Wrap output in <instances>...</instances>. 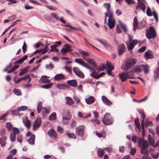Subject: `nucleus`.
I'll return each instance as SVG.
<instances>
[{"label":"nucleus","instance_id":"f704fd0d","mask_svg":"<svg viewBox=\"0 0 159 159\" xmlns=\"http://www.w3.org/2000/svg\"><path fill=\"white\" fill-rule=\"evenodd\" d=\"M28 67H26L22 69H21L20 72L19 74V75L20 76H22L26 73L28 70Z\"/></svg>","mask_w":159,"mask_h":159},{"label":"nucleus","instance_id":"4be33fe9","mask_svg":"<svg viewBox=\"0 0 159 159\" xmlns=\"http://www.w3.org/2000/svg\"><path fill=\"white\" fill-rule=\"evenodd\" d=\"M49 135L52 137L56 138L57 137V133L56 131L53 129H52L48 131Z\"/></svg>","mask_w":159,"mask_h":159},{"label":"nucleus","instance_id":"c03bdc74","mask_svg":"<svg viewBox=\"0 0 159 159\" xmlns=\"http://www.w3.org/2000/svg\"><path fill=\"white\" fill-rule=\"evenodd\" d=\"M145 57L147 59H148L152 58L153 55L148 52H146L145 53Z\"/></svg>","mask_w":159,"mask_h":159},{"label":"nucleus","instance_id":"412c9836","mask_svg":"<svg viewBox=\"0 0 159 159\" xmlns=\"http://www.w3.org/2000/svg\"><path fill=\"white\" fill-rule=\"evenodd\" d=\"M146 24V21L144 20H143L139 23L137 29L140 30L143 29L145 26Z\"/></svg>","mask_w":159,"mask_h":159},{"label":"nucleus","instance_id":"37998d69","mask_svg":"<svg viewBox=\"0 0 159 159\" xmlns=\"http://www.w3.org/2000/svg\"><path fill=\"white\" fill-rule=\"evenodd\" d=\"M42 107V102H38L37 107V112L38 113H39L41 110Z\"/></svg>","mask_w":159,"mask_h":159},{"label":"nucleus","instance_id":"4468645a","mask_svg":"<svg viewBox=\"0 0 159 159\" xmlns=\"http://www.w3.org/2000/svg\"><path fill=\"white\" fill-rule=\"evenodd\" d=\"M142 70L143 67L142 65L138 66H136L134 67L133 68V69L130 71V72L131 73H138L142 71Z\"/></svg>","mask_w":159,"mask_h":159},{"label":"nucleus","instance_id":"c756f323","mask_svg":"<svg viewBox=\"0 0 159 159\" xmlns=\"http://www.w3.org/2000/svg\"><path fill=\"white\" fill-rule=\"evenodd\" d=\"M154 80L156 81L159 77V67L157 68L154 71Z\"/></svg>","mask_w":159,"mask_h":159},{"label":"nucleus","instance_id":"9b49d317","mask_svg":"<svg viewBox=\"0 0 159 159\" xmlns=\"http://www.w3.org/2000/svg\"><path fill=\"white\" fill-rule=\"evenodd\" d=\"M42 118L41 117H38L33 125V130H35L40 126L41 123Z\"/></svg>","mask_w":159,"mask_h":159},{"label":"nucleus","instance_id":"1a4fd4ad","mask_svg":"<svg viewBox=\"0 0 159 159\" xmlns=\"http://www.w3.org/2000/svg\"><path fill=\"white\" fill-rule=\"evenodd\" d=\"M64 47L61 50V52L64 54L67 52H70L73 50L71 46L69 44H65Z\"/></svg>","mask_w":159,"mask_h":159},{"label":"nucleus","instance_id":"864d4df0","mask_svg":"<svg viewBox=\"0 0 159 159\" xmlns=\"http://www.w3.org/2000/svg\"><path fill=\"white\" fill-rule=\"evenodd\" d=\"M19 111L17 108L16 110H11V113L13 115L18 116L19 115Z\"/></svg>","mask_w":159,"mask_h":159},{"label":"nucleus","instance_id":"4d7b16f0","mask_svg":"<svg viewBox=\"0 0 159 159\" xmlns=\"http://www.w3.org/2000/svg\"><path fill=\"white\" fill-rule=\"evenodd\" d=\"M43 17L46 20L48 21H51L52 20V17L47 14H44L43 15Z\"/></svg>","mask_w":159,"mask_h":159},{"label":"nucleus","instance_id":"c9c22d12","mask_svg":"<svg viewBox=\"0 0 159 159\" xmlns=\"http://www.w3.org/2000/svg\"><path fill=\"white\" fill-rule=\"evenodd\" d=\"M85 60L87 61L89 63L93 66L95 68L96 67V64L95 62L94 61L93 59H87Z\"/></svg>","mask_w":159,"mask_h":159},{"label":"nucleus","instance_id":"e2e57ef3","mask_svg":"<svg viewBox=\"0 0 159 159\" xmlns=\"http://www.w3.org/2000/svg\"><path fill=\"white\" fill-rule=\"evenodd\" d=\"M139 113L141 115L142 120V121H143V122L144 121V119L145 118V115L144 112L143 111H139Z\"/></svg>","mask_w":159,"mask_h":159},{"label":"nucleus","instance_id":"4c0bfd02","mask_svg":"<svg viewBox=\"0 0 159 159\" xmlns=\"http://www.w3.org/2000/svg\"><path fill=\"white\" fill-rule=\"evenodd\" d=\"M104 7H107V12L108 13L109 15V13H113V12L109 10L110 7V4L109 3H105L104 4Z\"/></svg>","mask_w":159,"mask_h":159},{"label":"nucleus","instance_id":"2f4dec72","mask_svg":"<svg viewBox=\"0 0 159 159\" xmlns=\"http://www.w3.org/2000/svg\"><path fill=\"white\" fill-rule=\"evenodd\" d=\"M57 47L58 45L56 44H54L53 45H51V49L50 50V52L55 51L56 52H59V50L58 49L56 48Z\"/></svg>","mask_w":159,"mask_h":159},{"label":"nucleus","instance_id":"6ab92c4d","mask_svg":"<svg viewBox=\"0 0 159 159\" xmlns=\"http://www.w3.org/2000/svg\"><path fill=\"white\" fill-rule=\"evenodd\" d=\"M65 134L69 138L76 139V137L75 134L73 133H70V132L68 130H67L65 132Z\"/></svg>","mask_w":159,"mask_h":159},{"label":"nucleus","instance_id":"13d9d810","mask_svg":"<svg viewBox=\"0 0 159 159\" xmlns=\"http://www.w3.org/2000/svg\"><path fill=\"white\" fill-rule=\"evenodd\" d=\"M14 94L17 95H20L21 94V91L20 90L15 89L13 90Z\"/></svg>","mask_w":159,"mask_h":159},{"label":"nucleus","instance_id":"09e8293b","mask_svg":"<svg viewBox=\"0 0 159 159\" xmlns=\"http://www.w3.org/2000/svg\"><path fill=\"white\" fill-rule=\"evenodd\" d=\"M12 134H15L16 135V134H19L20 131L19 129L16 128L14 127L12 129Z\"/></svg>","mask_w":159,"mask_h":159},{"label":"nucleus","instance_id":"c85d7f7f","mask_svg":"<svg viewBox=\"0 0 159 159\" xmlns=\"http://www.w3.org/2000/svg\"><path fill=\"white\" fill-rule=\"evenodd\" d=\"M66 103L69 105H71L74 103V101L71 98L69 97H67L66 98Z\"/></svg>","mask_w":159,"mask_h":159},{"label":"nucleus","instance_id":"b1692460","mask_svg":"<svg viewBox=\"0 0 159 159\" xmlns=\"http://www.w3.org/2000/svg\"><path fill=\"white\" fill-rule=\"evenodd\" d=\"M85 101L87 104H91L94 102V98L93 96H89L86 99Z\"/></svg>","mask_w":159,"mask_h":159},{"label":"nucleus","instance_id":"79ce46f5","mask_svg":"<svg viewBox=\"0 0 159 159\" xmlns=\"http://www.w3.org/2000/svg\"><path fill=\"white\" fill-rule=\"evenodd\" d=\"M75 62L82 66H83L84 63V62L82 59L80 58H76L75 59Z\"/></svg>","mask_w":159,"mask_h":159},{"label":"nucleus","instance_id":"393cba45","mask_svg":"<svg viewBox=\"0 0 159 159\" xmlns=\"http://www.w3.org/2000/svg\"><path fill=\"white\" fill-rule=\"evenodd\" d=\"M28 57V56L26 55L22 57L17 60L14 63V64L16 63L21 64Z\"/></svg>","mask_w":159,"mask_h":159},{"label":"nucleus","instance_id":"a19ab883","mask_svg":"<svg viewBox=\"0 0 159 159\" xmlns=\"http://www.w3.org/2000/svg\"><path fill=\"white\" fill-rule=\"evenodd\" d=\"M68 87V86L66 84H60L57 85V88L59 89H64Z\"/></svg>","mask_w":159,"mask_h":159},{"label":"nucleus","instance_id":"bb28decb","mask_svg":"<svg viewBox=\"0 0 159 159\" xmlns=\"http://www.w3.org/2000/svg\"><path fill=\"white\" fill-rule=\"evenodd\" d=\"M104 150L102 148H98L97 151V155L99 157H102L105 154Z\"/></svg>","mask_w":159,"mask_h":159},{"label":"nucleus","instance_id":"6e6552de","mask_svg":"<svg viewBox=\"0 0 159 159\" xmlns=\"http://www.w3.org/2000/svg\"><path fill=\"white\" fill-rule=\"evenodd\" d=\"M73 70L74 73L76 76L81 78H84V73L80 70L79 68L77 67H74Z\"/></svg>","mask_w":159,"mask_h":159},{"label":"nucleus","instance_id":"ddd939ff","mask_svg":"<svg viewBox=\"0 0 159 159\" xmlns=\"http://www.w3.org/2000/svg\"><path fill=\"white\" fill-rule=\"evenodd\" d=\"M118 54L119 55H122L125 50V47L123 44H121L118 47Z\"/></svg>","mask_w":159,"mask_h":159},{"label":"nucleus","instance_id":"7ed1b4c3","mask_svg":"<svg viewBox=\"0 0 159 159\" xmlns=\"http://www.w3.org/2000/svg\"><path fill=\"white\" fill-rule=\"evenodd\" d=\"M146 36L149 39H154L156 37V31L153 26H150L148 30H146Z\"/></svg>","mask_w":159,"mask_h":159},{"label":"nucleus","instance_id":"72a5a7b5","mask_svg":"<svg viewBox=\"0 0 159 159\" xmlns=\"http://www.w3.org/2000/svg\"><path fill=\"white\" fill-rule=\"evenodd\" d=\"M35 136L34 134H33L30 138V139L28 140V141L29 143L31 144H34V143Z\"/></svg>","mask_w":159,"mask_h":159},{"label":"nucleus","instance_id":"5701e85b","mask_svg":"<svg viewBox=\"0 0 159 159\" xmlns=\"http://www.w3.org/2000/svg\"><path fill=\"white\" fill-rule=\"evenodd\" d=\"M64 75L61 73L58 74L56 75L54 77V80H59L65 79Z\"/></svg>","mask_w":159,"mask_h":159},{"label":"nucleus","instance_id":"680f3d73","mask_svg":"<svg viewBox=\"0 0 159 159\" xmlns=\"http://www.w3.org/2000/svg\"><path fill=\"white\" fill-rule=\"evenodd\" d=\"M102 66L100 67L99 68H98L96 66L95 68L96 69V70H98L99 71H102L105 69V66L104 64H102Z\"/></svg>","mask_w":159,"mask_h":159},{"label":"nucleus","instance_id":"9d476101","mask_svg":"<svg viewBox=\"0 0 159 159\" xmlns=\"http://www.w3.org/2000/svg\"><path fill=\"white\" fill-rule=\"evenodd\" d=\"M22 120L25 126L26 127L28 130L31 128V122L30 120L28 119L27 116H25L22 117Z\"/></svg>","mask_w":159,"mask_h":159},{"label":"nucleus","instance_id":"5fc2aeb1","mask_svg":"<svg viewBox=\"0 0 159 159\" xmlns=\"http://www.w3.org/2000/svg\"><path fill=\"white\" fill-rule=\"evenodd\" d=\"M120 25L121 27L123 29L125 32H127V29L126 26L125 25L123 24L121 22H120Z\"/></svg>","mask_w":159,"mask_h":159},{"label":"nucleus","instance_id":"f3484780","mask_svg":"<svg viewBox=\"0 0 159 159\" xmlns=\"http://www.w3.org/2000/svg\"><path fill=\"white\" fill-rule=\"evenodd\" d=\"M67 83L69 85L73 87H76L77 85V81L75 80H68L67 81Z\"/></svg>","mask_w":159,"mask_h":159},{"label":"nucleus","instance_id":"f03ea898","mask_svg":"<svg viewBox=\"0 0 159 159\" xmlns=\"http://www.w3.org/2000/svg\"><path fill=\"white\" fill-rule=\"evenodd\" d=\"M102 123L106 125H111L113 124L114 120L110 113H106L102 120Z\"/></svg>","mask_w":159,"mask_h":159},{"label":"nucleus","instance_id":"58836bf2","mask_svg":"<svg viewBox=\"0 0 159 159\" xmlns=\"http://www.w3.org/2000/svg\"><path fill=\"white\" fill-rule=\"evenodd\" d=\"M134 123L137 128L139 130L141 129V126L138 118L137 117V118L135 119L134 120Z\"/></svg>","mask_w":159,"mask_h":159},{"label":"nucleus","instance_id":"473e14b6","mask_svg":"<svg viewBox=\"0 0 159 159\" xmlns=\"http://www.w3.org/2000/svg\"><path fill=\"white\" fill-rule=\"evenodd\" d=\"M143 70L145 74L148 73L149 71V67L147 65H142Z\"/></svg>","mask_w":159,"mask_h":159},{"label":"nucleus","instance_id":"0eeeda50","mask_svg":"<svg viewBox=\"0 0 159 159\" xmlns=\"http://www.w3.org/2000/svg\"><path fill=\"white\" fill-rule=\"evenodd\" d=\"M138 41L137 39H134L131 42H126L127 47L129 50H132L134 46L138 43Z\"/></svg>","mask_w":159,"mask_h":159},{"label":"nucleus","instance_id":"338daca9","mask_svg":"<svg viewBox=\"0 0 159 159\" xmlns=\"http://www.w3.org/2000/svg\"><path fill=\"white\" fill-rule=\"evenodd\" d=\"M90 71L91 72H92V73H91L90 74V75L92 77L94 78V76H95V75L96 74V71L93 68V69L90 70Z\"/></svg>","mask_w":159,"mask_h":159},{"label":"nucleus","instance_id":"774afa93","mask_svg":"<svg viewBox=\"0 0 159 159\" xmlns=\"http://www.w3.org/2000/svg\"><path fill=\"white\" fill-rule=\"evenodd\" d=\"M136 152V149L135 148H132L130 151V154L132 155H134L135 154Z\"/></svg>","mask_w":159,"mask_h":159},{"label":"nucleus","instance_id":"f8f14e48","mask_svg":"<svg viewBox=\"0 0 159 159\" xmlns=\"http://www.w3.org/2000/svg\"><path fill=\"white\" fill-rule=\"evenodd\" d=\"M129 72H123L120 74L119 76L122 82L125 81L128 78Z\"/></svg>","mask_w":159,"mask_h":159},{"label":"nucleus","instance_id":"2eb2a0df","mask_svg":"<svg viewBox=\"0 0 159 159\" xmlns=\"http://www.w3.org/2000/svg\"><path fill=\"white\" fill-rule=\"evenodd\" d=\"M139 8H141L143 11H145L146 6L144 3L141 1L138 2V4L136 6V9L138 10Z\"/></svg>","mask_w":159,"mask_h":159},{"label":"nucleus","instance_id":"a878e982","mask_svg":"<svg viewBox=\"0 0 159 159\" xmlns=\"http://www.w3.org/2000/svg\"><path fill=\"white\" fill-rule=\"evenodd\" d=\"M79 52L83 56V59L85 60L87 59L86 58V57L89 56V54L88 52H84L83 50L79 51Z\"/></svg>","mask_w":159,"mask_h":159},{"label":"nucleus","instance_id":"20e7f679","mask_svg":"<svg viewBox=\"0 0 159 159\" xmlns=\"http://www.w3.org/2000/svg\"><path fill=\"white\" fill-rule=\"evenodd\" d=\"M76 134L81 137H83L84 135L85 126L80 125L75 128Z\"/></svg>","mask_w":159,"mask_h":159},{"label":"nucleus","instance_id":"a211bd4d","mask_svg":"<svg viewBox=\"0 0 159 159\" xmlns=\"http://www.w3.org/2000/svg\"><path fill=\"white\" fill-rule=\"evenodd\" d=\"M102 99L103 102L108 106H110L112 104V103L104 96H102Z\"/></svg>","mask_w":159,"mask_h":159},{"label":"nucleus","instance_id":"dca6fc26","mask_svg":"<svg viewBox=\"0 0 159 159\" xmlns=\"http://www.w3.org/2000/svg\"><path fill=\"white\" fill-rule=\"evenodd\" d=\"M49 77L46 75H42L39 80V82L42 83H49L50 82V80L47 79Z\"/></svg>","mask_w":159,"mask_h":159},{"label":"nucleus","instance_id":"7c9ffc66","mask_svg":"<svg viewBox=\"0 0 159 159\" xmlns=\"http://www.w3.org/2000/svg\"><path fill=\"white\" fill-rule=\"evenodd\" d=\"M6 139L7 138L5 136H3L0 139V144H1L2 146H4L6 145L5 141Z\"/></svg>","mask_w":159,"mask_h":159},{"label":"nucleus","instance_id":"603ef678","mask_svg":"<svg viewBox=\"0 0 159 159\" xmlns=\"http://www.w3.org/2000/svg\"><path fill=\"white\" fill-rule=\"evenodd\" d=\"M146 13L147 15L148 16H151L152 15V13L151 9L149 7H148L147 8Z\"/></svg>","mask_w":159,"mask_h":159},{"label":"nucleus","instance_id":"052dcab7","mask_svg":"<svg viewBox=\"0 0 159 159\" xmlns=\"http://www.w3.org/2000/svg\"><path fill=\"white\" fill-rule=\"evenodd\" d=\"M63 26L65 27H68L69 28H70L71 29H73L76 30H80V29L79 28H76V27H75L70 25L68 23L67 24L65 25H63Z\"/></svg>","mask_w":159,"mask_h":159},{"label":"nucleus","instance_id":"bf43d9fd","mask_svg":"<svg viewBox=\"0 0 159 159\" xmlns=\"http://www.w3.org/2000/svg\"><path fill=\"white\" fill-rule=\"evenodd\" d=\"M7 128L8 130L10 131L12 129V124L9 122H8L6 124Z\"/></svg>","mask_w":159,"mask_h":159},{"label":"nucleus","instance_id":"a18cd8bd","mask_svg":"<svg viewBox=\"0 0 159 159\" xmlns=\"http://www.w3.org/2000/svg\"><path fill=\"white\" fill-rule=\"evenodd\" d=\"M144 125L147 127L148 126H152L153 125V124L151 121H147L146 120H145L144 121Z\"/></svg>","mask_w":159,"mask_h":159},{"label":"nucleus","instance_id":"69168bd1","mask_svg":"<svg viewBox=\"0 0 159 159\" xmlns=\"http://www.w3.org/2000/svg\"><path fill=\"white\" fill-rule=\"evenodd\" d=\"M152 15H153L155 18L156 21L157 22L158 21V16L157 13L155 11H153Z\"/></svg>","mask_w":159,"mask_h":159},{"label":"nucleus","instance_id":"de8ad7c7","mask_svg":"<svg viewBox=\"0 0 159 159\" xmlns=\"http://www.w3.org/2000/svg\"><path fill=\"white\" fill-rule=\"evenodd\" d=\"M10 139L11 142H14L16 139V135L15 134H14L11 133Z\"/></svg>","mask_w":159,"mask_h":159},{"label":"nucleus","instance_id":"ea45409f","mask_svg":"<svg viewBox=\"0 0 159 159\" xmlns=\"http://www.w3.org/2000/svg\"><path fill=\"white\" fill-rule=\"evenodd\" d=\"M71 116L68 115L67 116H64L63 117V119L62 120V122L65 124H66L68 123V122H65V120H70L71 118Z\"/></svg>","mask_w":159,"mask_h":159},{"label":"nucleus","instance_id":"aec40b11","mask_svg":"<svg viewBox=\"0 0 159 159\" xmlns=\"http://www.w3.org/2000/svg\"><path fill=\"white\" fill-rule=\"evenodd\" d=\"M138 21L137 17L135 16L134 18L133 23V29L134 31H136L138 28Z\"/></svg>","mask_w":159,"mask_h":159},{"label":"nucleus","instance_id":"0e129e2a","mask_svg":"<svg viewBox=\"0 0 159 159\" xmlns=\"http://www.w3.org/2000/svg\"><path fill=\"white\" fill-rule=\"evenodd\" d=\"M106 70L107 71V73L109 75L111 76L112 77L114 76V75L112 74L111 69H108V68H106Z\"/></svg>","mask_w":159,"mask_h":159},{"label":"nucleus","instance_id":"cd10ccee","mask_svg":"<svg viewBox=\"0 0 159 159\" xmlns=\"http://www.w3.org/2000/svg\"><path fill=\"white\" fill-rule=\"evenodd\" d=\"M96 40L99 42L103 44L104 46L106 47H110V44L106 41H102L100 39H96Z\"/></svg>","mask_w":159,"mask_h":159},{"label":"nucleus","instance_id":"3c124183","mask_svg":"<svg viewBox=\"0 0 159 159\" xmlns=\"http://www.w3.org/2000/svg\"><path fill=\"white\" fill-rule=\"evenodd\" d=\"M106 65L108 67V69H111V70H113L114 69V66H112L111 63L109 62L108 61L106 62Z\"/></svg>","mask_w":159,"mask_h":159},{"label":"nucleus","instance_id":"f257e3e1","mask_svg":"<svg viewBox=\"0 0 159 159\" xmlns=\"http://www.w3.org/2000/svg\"><path fill=\"white\" fill-rule=\"evenodd\" d=\"M136 62L135 59L133 58L127 60L121 67V69L124 70H127L131 68Z\"/></svg>","mask_w":159,"mask_h":159},{"label":"nucleus","instance_id":"8fccbe9b","mask_svg":"<svg viewBox=\"0 0 159 159\" xmlns=\"http://www.w3.org/2000/svg\"><path fill=\"white\" fill-rule=\"evenodd\" d=\"M52 85V84H45L44 85H41V87L43 88L48 89L51 88Z\"/></svg>","mask_w":159,"mask_h":159},{"label":"nucleus","instance_id":"6e6d98bb","mask_svg":"<svg viewBox=\"0 0 159 159\" xmlns=\"http://www.w3.org/2000/svg\"><path fill=\"white\" fill-rule=\"evenodd\" d=\"M28 107L26 106H21L18 108V110L19 111H23L27 110Z\"/></svg>","mask_w":159,"mask_h":159},{"label":"nucleus","instance_id":"39448f33","mask_svg":"<svg viewBox=\"0 0 159 159\" xmlns=\"http://www.w3.org/2000/svg\"><path fill=\"white\" fill-rule=\"evenodd\" d=\"M149 146L148 143L147 141H143L142 144L140 146V152L141 153L144 154V155L148 154V152L147 148Z\"/></svg>","mask_w":159,"mask_h":159},{"label":"nucleus","instance_id":"423d86ee","mask_svg":"<svg viewBox=\"0 0 159 159\" xmlns=\"http://www.w3.org/2000/svg\"><path fill=\"white\" fill-rule=\"evenodd\" d=\"M115 24V20L113 18V13L110 12L109 18H108V22L107 23V25L110 29H111L114 27Z\"/></svg>","mask_w":159,"mask_h":159},{"label":"nucleus","instance_id":"e433bc0d","mask_svg":"<svg viewBox=\"0 0 159 159\" xmlns=\"http://www.w3.org/2000/svg\"><path fill=\"white\" fill-rule=\"evenodd\" d=\"M57 118L56 114L55 112H53L49 117V119L51 120H55Z\"/></svg>","mask_w":159,"mask_h":159},{"label":"nucleus","instance_id":"49530a36","mask_svg":"<svg viewBox=\"0 0 159 159\" xmlns=\"http://www.w3.org/2000/svg\"><path fill=\"white\" fill-rule=\"evenodd\" d=\"M23 139V136L21 134H18L17 137V140L20 143H21Z\"/></svg>","mask_w":159,"mask_h":159}]
</instances>
